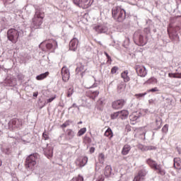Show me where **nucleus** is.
Listing matches in <instances>:
<instances>
[{
  "label": "nucleus",
  "instance_id": "1",
  "mask_svg": "<svg viewBox=\"0 0 181 181\" xmlns=\"http://www.w3.org/2000/svg\"><path fill=\"white\" fill-rule=\"evenodd\" d=\"M45 12L41 8H35L34 16L32 19L31 26L33 29H40L45 19Z\"/></svg>",
  "mask_w": 181,
  "mask_h": 181
},
{
  "label": "nucleus",
  "instance_id": "2",
  "mask_svg": "<svg viewBox=\"0 0 181 181\" xmlns=\"http://www.w3.org/2000/svg\"><path fill=\"white\" fill-rule=\"evenodd\" d=\"M146 163L148 165L151 169L155 170L158 175H160V176H165L166 175V171L163 168H162V165L160 164H158L156 161H155L152 158H148L146 160Z\"/></svg>",
  "mask_w": 181,
  "mask_h": 181
},
{
  "label": "nucleus",
  "instance_id": "3",
  "mask_svg": "<svg viewBox=\"0 0 181 181\" xmlns=\"http://www.w3.org/2000/svg\"><path fill=\"white\" fill-rule=\"evenodd\" d=\"M112 18L118 22H122L125 19L127 14L125 10L121 8L119 6L114 7L112 10Z\"/></svg>",
  "mask_w": 181,
  "mask_h": 181
},
{
  "label": "nucleus",
  "instance_id": "4",
  "mask_svg": "<svg viewBox=\"0 0 181 181\" xmlns=\"http://www.w3.org/2000/svg\"><path fill=\"white\" fill-rule=\"evenodd\" d=\"M38 153H33L26 158L25 160V168L28 169H33L35 165L37 164Z\"/></svg>",
  "mask_w": 181,
  "mask_h": 181
},
{
  "label": "nucleus",
  "instance_id": "5",
  "mask_svg": "<svg viewBox=\"0 0 181 181\" xmlns=\"http://www.w3.org/2000/svg\"><path fill=\"white\" fill-rule=\"evenodd\" d=\"M20 33L15 28H10L7 31V39L10 40L11 43H17L19 39Z\"/></svg>",
  "mask_w": 181,
  "mask_h": 181
},
{
  "label": "nucleus",
  "instance_id": "6",
  "mask_svg": "<svg viewBox=\"0 0 181 181\" xmlns=\"http://www.w3.org/2000/svg\"><path fill=\"white\" fill-rule=\"evenodd\" d=\"M74 4L82 8L83 9H88L94 3V0H73Z\"/></svg>",
  "mask_w": 181,
  "mask_h": 181
},
{
  "label": "nucleus",
  "instance_id": "7",
  "mask_svg": "<svg viewBox=\"0 0 181 181\" xmlns=\"http://www.w3.org/2000/svg\"><path fill=\"white\" fill-rule=\"evenodd\" d=\"M22 125H23L22 119L18 118L11 119L8 122V127L11 131H13V129H19V128H22Z\"/></svg>",
  "mask_w": 181,
  "mask_h": 181
},
{
  "label": "nucleus",
  "instance_id": "8",
  "mask_svg": "<svg viewBox=\"0 0 181 181\" xmlns=\"http://www.w3.org/2000/svg\"><path fill=\"white\" fill-rule=\"evenodd\" d=\"M135 43L137 46H145L148 43V35L145 33L139 35Z\"/></svg>",
  "mask_w": 181,
  "mask_h": 181
},
{
  "label": "nucleus",
  "instance_id": "9",
  "mask_svg": "<svg viewBox=\"0 0 181 181\" xmlns=\"http://www.w3.org/2000/svg\"><path fill=\"white\" fill-rule=\"evenodd\" d=\"M124 105H125V100L124 99H119L112 103L113 110H121Z\"/></svg>",
  "mask_w": 181,
  "mask_h": 181
},
{
  "label": "nucleus",
  "instance_id": "10",
  "mask_svg": "<svg viewBox=\"0 0 181 181\" xmlns=\"http://www.w3.org/2000/svg\"><path fill=\"white\" fill-rule=\"evenodd\" d=\"M88 162V158L86 156H81L78 157L76 160L75 161V163L76 166H79V168H83V166H86L87 165V163Z\"/></svg>",
  "mask_w": 181,
  "mask_h": 181
},
{
  "label": "nucleus",
  "instance_id": "11",
  "mask_svg": "<svg viewBox=\"0 0 181 181\" xmlns=\"http://www.w3.org/2000/svg\"><path fill=\"white\" fill-rule=\"evenodd\" d=\"M61 74L63 81H69L70 79V71H69V69L66 66H64L61 70Z\"/></svg>",
  "mask_w": 181,
  "mask_h": 181
},
{
  "label": "nucleus",
  "instance_id": "12",
  "mask_svg": "<svg viewBox=\"0 0 181 181\" xmlns=\"http://www.w3.org/2000/svg\"><path fill=\"white\" fill-rule=\"evenodd\" d=\"M46 48L47 50H51V52H54L57 49V41L54 40H49L46 44Z\"/></svg>",
  "mask_w": 181,
  "mask_h": 181
},
{
  "label": "nucleus",
  "instance_id": "13",
  "mask_svg": "<svg viewBox=\"0 0 181 181\" xmlns=\"http://www.w3.org/2000/svg\"><path fill=\"white\" fill-rule=\"evenodd\" d=\"M136 71L140 77H145L147 74L146 68L142 65H136Z\"/></svg>",
  "mask_w": 181,
  "mask_h": 181
},
{
  "label": "nucleus",
  "instance_id": "14",
  "mask_svg": "<svg viewBox=\"0 0 181 181\" xmlns=\"http://www.w3.org/2000/svg\"><path fill=\"white\" fill-rule=\"evenodd\" d=\"M145 176H146V171L145 170H140L134 176L133 181L144 180V177H145Z\"/></svg>",
  "mask_w": 181,
  "mask_h": 181
},
{
  "label": "nucleus",
  "instance_id": "15",
  "mask_svg": "<svg viewBox=\"0 0 181 181\" xmlns=\"http://www.w3.org/2000/svg\"><path fill=\"white\" fill-rule=\"evenodd\" d=\"M77 47H78V40L74 37L69 42V49L76 52Z\"/></svg>",
  "mask_w": 181,
  "mask_h": 181
},
{
  "label": "nucleus",
  "instance_id": "16",
  "mask_svg": "<svg viewBox=\"0 0 181 181\" xmlns=\"http://www.w3.org/2000/svg\"><path fill=\"white\" fill-rule=\"evenodd\" d=\"M98 94H100L98 90H89L86 91V97L91 98V100H95V98L98 97Z\"/></svg>",
  "mask_w": 181,
  "mask_h": 181
},
{
  "label": "nucleus",
  "instance_id": "17",
  "mask_svg": "<svg viewBox=\"0 0 181 181\" xmlns=\"http://www.w3.org/2000/svg\"><path fill=\"white\" fill-rule=\"evenodd\" d=\"M93 29L98 33H105L107 32V27L103 25H95Z\"/></svg>",
  "mask_w": 181,
  "mask_h": 181
},
{
  "label": "nucleus",
  "instance_id": "18",
  "mask_svg": "<svg viewBox=\"0 0 181 181\" xmlns=\"http://www.w3.org/2000/svg\"><path fill=\"white\" fill-rule=\"evenodd\" d=\"M129 115V112L127 110H122L119 111V118L120 119H127Z\"/></svg>",
  "mask_w": 181,
  "mask_h": 181
},
{
  "label": "nucleus",
  "instance_id": "19",
  "mask_svg": "<svg viewBox=\"0 0 181 181\" xmlns=\"http://www.w3.org/2000/svg\"><path fill=\"white\" fill-rule=\"evenodd\" d=\"M173 166L175 169H177V170H181V158L179 157H176L173 159Z\"/></svg>",
  "mask_w": 181,
  "mask_h": 181
},
{
  "label": "nucleus",
  "instance_id": "20",
  "mask_svg": "<svg viewBox=\"0 0 181 181\" xmlns=\"http://www.w3.org/2000/svg\"><path fill=\"white\" fill-rule=\"evenodd\" d=\"M44 153L47 158H52L53 156V148L52 147H47L44 150Z\"/></svg>",
  "mask_w": 181,
  "mask_h": 181
},
{
  "label": "nucleus",
  "instance_id": "21",
  "mask_svg": "<svg viewBox=\"0 0 181 181\" xmlns=\"http://www.w3.org/2000/svg\"><path fill=\"white\" fill-rule=\"evenodd\" d=\"M131 151V146L129 144H125L122 149V155H128Z\"/></svg>",
  "mask_w": 181,
  "mask_h": 181
},
{
  "label": "nucleus",
  "instance_id": "22",
  "mask_svg": "<svg viewBox=\"0 0 181 181\" xmlns=\"http://www.w3.org/2000/svg\"><path fill=\"white\" fill-rule=\"evenodd\" d=\"M121 77L123 78L124 83H128V81L131 80V78H129V76H128V71L122 72Z\"/></svg>",
  "mask_w": 181,
  "mask_h": 181
},
{
  "label": "nucleus",
  "instance_id": "23",
  "mask_svg": "<svg viewBox=\"0 0 181 181\" xmlns=\"http://www.w3.org/2000/svg\"><path fill=\"white\" fill-rule=\"evenodd\" d=\"M111 172H112V168L111 165H107L104 170V175L106 177L111 176Z\"/></svg>",
  "mask_w": 181,
  "mask_h": 181
},
{
  "label": "nucleus",
  "instance_id": "24",
  "mask_svg": "<svg viewBox=\"0 0 181 181\" xmlns=\"http://www.w3.org/2000/svg\"><path fill=\"white\" fill-rule=\"evenodd\" d=\"M144 84H158V79L155 77H151L145 81Z\"/></svg>",
  "mask_w": 181,
  "mask_h": 181
},
{
  "label": "nucleus",
  "instance_id": "25",
  "mask_svg": "<svg viewBox=\"0 0 181 181\" xmlns=\"http://www.w3.org/2000/svg\"><path fill=\"white\" fill-rule=\"evenodd\" d=\"M104 135L105 136H107V138H109V139H112V137L114 136V133H112V130L111 129V128L109 127L105 131Z\"/></svg>",
  "mask_w": 181,
  "mask_h": 181
},
{
  "label": "nucleus",
  "instance_id": "26",
  "mask_svg": "<svg viewBox=\"0 0 181 181\" xmlns=\"http://www.w3.org/2000/svg\"><path fill=\"white\" fill-rule=\"evenodd\" d=\"M49 74V71H47L44 74H41L36 76V80H38V81L45 80V78H46V77H47Z\"/></svg>",
  "mask_w": 181,
  "mask_h": 181
},
{
  "label": "nucleus",
  "instance_id": "27",
  "mask_svg": "<svg viewBox=\"0 0 181 181\" xmlns=\"http://www.w3.org/2000/svg\"><path fill=\"white\" fill-rule=\"evenodd\" d=\"M66 136L68 139H73V138H74V132H73L71 129H68L66 130Z\"/></svg>",
  "mask_w": 181,
  "mask_h": 181
},
{
  "label": "nucleus",
  "instance_id": "28",
  "mask_svg": "<svg viewBox=\"0 0 181 181\" xmlns=\"http://www.w3.org/2000/svg\"><path fill=\"white\" fill-rule=\"evenodd\" d=\"M168 77H170V78H181V74H178V73H170L168 74Z\"/></svg>",
  "mask_w": 181,
  "mask_h": 181
},
{
  "label": "nucleus",
  "instance_id": "29",
  "mask_svg": "<svg viewBox=\"0 0 181 181\" xmlns=\"http://www.w3.org/2000/svg\"><path fill=\"white\" fill-rule=\"evenodd\" d=\"M86 132H87V128L83 127L78 132L77 136H82V135H84Z\"/></svg>",
  "mask_w": 181,
  "mask_h": 181
},
{
  "label": "nucleus",
  "instance_id": "30",
  "mask_svg": "<svg viewBox=\"0 0 181 181\" xmlns=\"http://www.w3.org/2000/svg\"><path fill=\"white\" fill-rule=\"evenodd\" d=\"M126 87H127V84H125V83L124 82H122L118 85L117 90L121 91L122 90H125Z\"/></svg>",
  "mask_w": 181,
  "mask_h": 181
},
{
  "label": "nucleus",
  "instance_id": "31",
  "mask_svg": "<svg viewBox=\"0 0 181 181\" xmlns=\"http://www.w3.org/2000/svg\"><path fill=\"white\" fill-rule=\"evenodd\" d=\"M110 118L111 119H117V118H119V112L118 111L112 113L110 115Z\"/></svg>",
  "mask_w": 181,
  "mask_h": 181
},
{
  "label": "nucleus",
  "instance_id": "32",
  "mask_svg": "<svg viewBox=\"0 0 181 181\" xmlns=\"http://www.w3.org/2000/svg\"><path fill=\"white\" fill-rule=\"evenodd\" d=\"M98 105H99L100 107H104V105H105V100L99 99L98 100Z\"/></svg>",
  "mask_w": 181,
  "mask_h": 181
},
{
  "label": "nucleus",
  "instance_id": "33",
  "mask_svg": "<svg viewBox=\"0 0 181 181\" xmlns=\"http://www.w3.org/2000/svg\"><path fill=\"white\" fill-rule=\"evenodd\" d=\"M42 139L45 141H47L49 139V133L46 131H45L42 134Z\"/></svg>",
  "mask_w": 181,
  "mask_h": 181
},
{
  "label": "nucleus",
  "instance_id": "34",
  "mask_svg": "<svg viewBox=\"0 0 181 181\" xmlns=\"http://www.w3.org/2000/svg\"><path fill=\"white\" fill-rule=\"evenodd\" d=\"M98 159L100 162H104V160L105 159V155H104L103 153H100L98 156Z\"/></svg>",
  "mask_w": 181,
  "mask_h": 181
},
{
  "label": "nucleus",
  "instance_id": "35",
  "mask_svg": "<svg viewBox=\"0 0 181 181\" xmlns=\"http://www.w3.org/2000/svg\"><path fill=\"white\" fill-rule=\"evenodd\" d=\"M158 92H159V88H158V87H155L147 90V93H158Z\"/></svg>",
  "mask_w": 181,
  "mask_h": 181
},
{
  "label": "nucleus",
  "instance_id": "36",
  "mask_svg": "<svg viewBox=\"0 0 181 181\" xmlns=\"http://www.w3.org/2000/svg\"><path fill=\"white\" fill-rule=\"evenodd\" d=\"M72 181H84V178L81 175H78L76 177H74Z\"/></svg>",
  "mask_w": 181,
  "mask_h": 181
},
{
  "label": "nucleus",
  "instance_id": "37",
  "mask_svg": "<svg viewBox=\"0 0 181 181\" xmlns=\"http://www.w3.org/2000/svg\"><path fill=\"white\" fill-rule=\"evenodd\" d=\"M104 54L106 56L107 61V63H110V64H111V62H112V59H111V57L109 56L108 53H107L106 52H104Z\"/></svg>",
  "mask_w": 181,
  "mask_h": 181
},
{
  "label": "nucleus",
  "instance_id": "38",
  "mask_svg": "<svg viewBox=\"0 0 181 181\" xmlns=\"http://www.w3.org/2000/svg\"><path fill=\"white\" fill-rule=\"evenodd\" d=\"M69 125H70V121L67 120L61 125V128H66V127H69Z\"/></svg>",
  "mask_w": 181,
  "mask_h": 181
},
{
  "label": "nucleus",
  "instance_id": "39",
  "mask_svg": "<svg viewBox=\"0 0 181 181\" xmlns=\"http://www.w3.org/2000/svg\"><path fill=\"white\" fill-rule=\"evenodd\" d=\"M76 71V73H80V71H82V73H83L84 66H81L77 67Z\"/></svg>",
  "mask_w": 181,
  "mask_h": 181
},
{
  "label": "nucleus",
  "instance_id": "40",
  "mask_svg": "<svg viewBox=\"0 0 181 181\" xmlns=\"http://www.w3.org/2000/svg\"><path fill=\"white\" fill-rule=\"evenodd\" d=\"M73 93H74L73 89L69 88L66 92V97H71V95H73Z\"/></svg>",
  "mask_w": 181,
  "mask_h": 181
},
{
  "label": "nucleus",
  "instance_id": "41",
  "mask_svg": "<svg viewBox=\"0 0 181 181\" xmlns=\"http://www.w3.org/2000/svg\"><path fill=\"white\" fill-rule=\"evenodd\" d=\"M118 71V67L117 66H113L111 69V74H115Z\"/></svg>",
  "mask_w": 181,
  "mask_h": 181
},
{
  "label": "nucleus",
  "instance_id": "42",
  "mask_svg": "<svg viewBox=\"0 0 181 181\" xmlns=\"http://www.w3.org/2000/svg\"><path fill=\"white\" fill-rule=\"evenodd\" d=\"M145 95H146V93L136 94L135 97H136V98H139L145 97Z\"/></svg>",
  "mask_w": 181,
  "mask_h": 181
},
{
  "label": "nucleus",
  "instance_id": "43",
  "mask_svg": "<svg viewBox=\"0 0 181 181\" xmlns=\"http://www.w3.org/2000/svg\"><path fill=\"white\" fill-rule=\"evenodd\" d=\"M84 141L86 142V144H91V138L85 137Z\"/></svg>",
  "mask_w": 181,
  "mask_h": 181
},
{
  "label": "nucleus",
  "instance_id": "44",
  "mask_svg": "<svg viewBox=\"0 0 181 181\" xmlns=\"http://www.w3.org/2000/svg\"><path fill=\"white\" fill-rule=\"evenodd\" d=\"M130 119H131L132 121H136V119H138V117H136V116H135V115H132L130 116Z\"/></svg>",
  "mask_w": 181,
  "mask_h": 181
},
{
  "label": "nucleus",
  "instance_id": "45",
  "mask_svg": "<svg viewBox=\"0 0 181 181\" xmlns=\"http://www.w3.org/2000/svg\"><path fill=\"white\" fill-rule=\"evenodd\" d=\"M56 99V95H54V97L49 98L48 100H47V103H52V101H53L54 100Z\"/></svg>",
  "mask_w": 181,
  "mask_h": 181
},
{
  "label": "nucleus",
  "instance_id": "46",
  "mask_svg": "<svg viewBox=\"0 0 181 181\" xmlns=\"http://www.w3.org/2000/svg\"><path fill=\"white\" fill-rule=\"evenodd\" d=\"M95 151V148L94 147L90 148V150H89L90 153H94Z\"/></svg>",
  "mask_w": 181,
  "mask_h": 181
},
{
  "label": "nucleus",
  "instance_id": "47",
  "mask_svg": "<svg viewBox=\"0 0 181 181\" xmlns=\"http://www.w3.org/2000/svg\"><path fill=\"white\" fill-rule=\"evenodd\" d=\"M104 176L100 175L96 181H104Z\"/></svg>",
  "mask_w": 181,
  "mask_h": 181
},
{
  "label": "nucleus",
  "instance_id": "48",
  "mask_svg": "<svg viewBox=\"0 0 181 181\" xmlns=\"http://www.w3.org/2000/svg\"><path fill=\"white\" fill-rule=\"evenodd\" d=\"M5 83L8 84L9 86H12V83H11V80H9V79H6L5 80Z\"/></svg>",
  "mask_w": 181,
  "mask_h": 181
},
{
  "label": "nucleus",
  "instance_id": "49",
  "mask_svg": "<svg viewBox=\"0 0 181 181\" xmlns=\"http://www.w3.org/2000/svg\"><path fill=\"white\" fill-rule=\"evenodd\" d=\"M163 131H165L168 132V126L165 125L163 127Z\"/></svg>",
  "mask_w": 181,
  "mask_h": 181
},
{
  "label": "nucleus",
  "instance_id": "50",
  "mask_svg": "<svg viewBox=\"0 0 181 181\" xmlns=\"http://www.w3.org/2000/svg\"><path fill=\"white\" fill-rule=\"evenodd\" d=\"M3 2H4V4H11V0H3Z\"/></svg>",
  "mask_w": 181,
  "mask_h": 181
},
{
  "label": "nucleus",
  "instance_id": "51",
  "mask_svg": "<svg viewBox=\"0 0 181 181\" xmlns=\"http://www.w3.org/2000/svg\"><path fill=\"white\" fill-rule=\"evenodd\" d=\"M37 95H39V93L38 92H35L33 93V97H37Z\"/></svg>",
  "mask_w": 181,
  "mask_h": 181
},
{
  "label": "nucleus",
  "instance_id": "52",
  "mask_svg": "<svg viewBox=\"0 0 181 181\" xmlns=\"http://www.w3.org/2000/svg\"><path fill=\"white\" fill-rule=\"evenodd\" d=\"M168 35H169V36L170 37V36H172V34H170V32H169V29H168Z\"/></svg>",
  "mask_w": 181,
  "mask_h": 181
},
{
  "label": "nucleus",
  "instance_id": "53",
  "mask_svg": "<svg viewBox=\"0 0 181 181\" xmlns=\"http://www.w3.org/2000/svg\"><path fill=\"white\" fill-rule=\"evenodd\" d=\"M79 124H82V122H79Z\"/></svg>",
  "mask_w": 181,
  "mask_h": 181
},
{
  "label": "nucleus",
  "instance_id": "54",
  "mask_svg": "<svg viewBox=\"0 0 181 181\" xmlns=\"http://www.w3.org/2000/svg\"><path fill=\"white\" fill-rule=\"evenodd\" d=\"M156 122H158V120H156Z\"/></svg>",
  "mask_w": 181,
  "mask_h": 181
},
{
  "label": "nucleus",
  "instance_id": "55",
  "mask_svg": "<svg viewBox=\"0 0 181 181\" xmlns=\"http://www.w3.org/2000/svg\"><path fill=\"white\" fill-rule=\"evenodd\" d=\"M180 103H181V99H180Z\"/></svg>",
  "mask_w": 181,
  "mask_h": 181
}]
</instances>
